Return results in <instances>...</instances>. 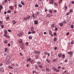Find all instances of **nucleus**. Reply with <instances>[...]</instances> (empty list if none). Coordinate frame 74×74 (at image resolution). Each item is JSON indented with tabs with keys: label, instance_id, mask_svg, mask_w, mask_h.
I'll return each mask as SVG.
<instances>
[{
	"label": "nucleus",
	"instance_id": "nucleus-27",
	"mask_svg": "<svg viewBox=\"0 0 74 74\" xmlns=\"http://www.w3.org/2000/svg\"><path fill=\"white\" fill-rule=\"evenodd\" d=\"M59 25L61 26V27H62L63 26V24L62 23H60L59 24Z\"/></svg>",
	"mask_w": 74,
	"mask_h": 74
},
{
	"label": "nucleus",
	"instance_id": "nucleus-40",
	"mask_svg": "<svg viewBox=\"0 0 74 74\" xmlns=\"http://www.w3.org/2000/svg\"><path fill=\"white\" fill-rule=\"evenodd\" d=\"M33 74H34V73H36V74L37 72H36V71H35V70L33 72Z\"/></svg>",
	"mask_w": 74,
	"mask_h": 74
},
{
	"label": "nucleus",
	"instance_id": "nucleus-64",
	"mask_svg": "<svg viewBox=\"0 0 74 74\" xmlns=\"http://www.w3.org/2000/svg\"><path fill=\"white\" fill-rule=\"evenodd\" d=\"M29 66V64H27V67H28Z\"/></svg>",
	"mask_w": 74,
	"mask_h": 74
},
{
	"label": "nucleus",
	"instance_id": "nucleus-1",
	"mask_svg": "<svg viewBox=\"0 0 74 74\" xmlns=\"http://www.w3.org/2000/svg\"><path fill=\"white\" fill-rule=\"evenodd\" d=\"M23 34V32L22 31L19 34H17V36H18L19 37H21L22 35Z\"/></svg>",
	"mask_w": 74,
	"mask_h": 74
},
{
	"label": "nucleus",
	"instance_id": "nucleus-16",
	"mask_svg": "<svg viewBox=\"0 0 74 74\" xmlns=\"http://www.w3.org/2000/svg\"><path fill=\"white\" fill-rule=\"evenodd\" d=\"M46 71L47 72H49V69L48 68H46Z\"/></svg>",
	"mask_w": 74,
	"mask_h": 74
},
{
	"label": "nucleus",
	"instance_id": "nucleus-34",
	"mask_svg": "<svg viewBox=\"0 0 74 74\" xmlns=\"http://www.w3.org/2000/svg\"><path fill=\"white\" fill-rule=\"evenodd\" d=\"M62 67H61V66H59L57 68V69H60Z\"/></svg>",
	"mask_w": 74,
	"mask_h": 74
},
{
	"label": "nucleus",
	"instance_id": "nucleus-19",
	"mask_svg": "<svg viewBox=\"0 0 74 74\" xmlns=\"http://www.w3.org/2000/svg\"><path fill=\"white\" fill-rule=\"evenodd\" d=\"M18 7H20V8H22V7H23V6H22V5L21 4H19L18 5Z\"/></svg>",
	"mask_w": 74,
	"mask_h": 74
},
{
	"label": "nucleus",
	"instance_id": "nucleus-10",
	"mask_svg": "<svg viewBox=\"0 0 74 74\" xmlns=\"http://www.w3.org/2000/svg\"><path fill=\"white\" fill-rule=\"evenodd\" d=\"M61 58H62V59H64V58H65V55L63 54L62 55Z\"/></svg>",
	"mask_w": 74,
	"mask_h": 74
},
{
	"label": "nucleus",
	"instance_id": "nucleus-48",
	"mask_svg": "<svg viewBox=\"0 0 74 74\" xmlns=\"http://www.w3.org/2000/svg\"><path fill=\"white\" fill-rule=\"evenodd\" d=\"M47 17H50L51 16H50V14H49L47 15Z\"/></svg>",
	"mask_w": 74,
	"mask_h": 74
},
{
	"label": "nucleus",
	"instance_id": "nucleus-62",
	"mask_svg": "<svg viewBox=\"0 0 74 74\" xmlns=\"http://www.w3.org/2000/svg\"><path fill=\"white\" fill-rule=\"evenodd\" d=\"M16 66H17V67H19V65L18 64H16Z\"/></svg>",
	"mask_w": 74,
	"mask_h": 74
},
{
	"label": "nucleus",
	"instance_id": "nucleus-18",
	"mask_svg": "<svg viewBox=\"0 0 74 74\" xmlns=\"http://www.w3.org/2000/svg\"><path fill=\"white\" fill-rule=\"evenodd\" d=\"M54 4L55 5H56V7H58V3H57L54 2Z\"/></svg>",
	"mask_w": 74,
	"mask_h": 74
},
{
	"label": "nucleus",
	"instance_id": "nucleus-46",
	"mask_svg": "<svg viewBox=\"0 0 74 74\" xmlns=\"http://www.w3.org/2000/svg\"><path fill=\"white\" fill-rule=\"evenodd\" d=\"M45 53V54L47 55V54H48V53H47V51H46L45 52H44V53Z\"/></svg>",
	"mask_w": 74,
	"mask_h": 74
},
{
	"label": "nucleus",
	"instance_id": "nucleus-59",
	"mask_svg": "<svg viewBox=\"0 0 74 74\" xmlns=\"http://www.w3.org/2000/svg\"><path fill=\"white\" fill-rule=\"evenodd\" d=\"M28 34H32V32H29L28 33Z\"/></svg>",
	"mask_w": 74,
	"mask_h": 74
},
{
	"label": "nucleus",
	"instance_id": "nucleus-47",
	"mask_svg": "<svg viewBox=\"0 0 74 74\" xmlns=\"http://www.w3.org/2000/svg\"><path fill=\"white\" fill-rule=\"evenodd\" d=\"M53 34H54V36H57V34H56V32H54V33H53Z\"/></svg>",
	"mask_w": 74,
	"mask_h": 74
},
{
	"label": "nucleus",
	"instance_id": "nucleus-36",
	"mask_svg": "<svg viewBox=\"0 0 74 74\" xmlns=\"http://www.w3.org/2000/svg\"><path fill=\"white\" fill-rule=\"evenodd\" d=\"M69 12H73V9H71L69 10Z\"/></svg>",
	"mask_w": 74,
	"mask_h": 74
},
{
	"label": "nucleus",
	"instance_id": "nucleus-31",
	"mask_svg": "<svg viewBox=\"0 0 74 74\" xmlns=\"http://www.w3.org/2000/svg\"><path fill=\"white\" fill-rule=\"evenodd\" d=\"M49 12V13H51V14H52V11L51 10H48Z\"/></svg>",
	"mask_w": 74,
	"mask_h": 74
},
{
	"label": "nucleus",
	"instance_id": "nucleus-2",
	"mask_svg": "<svg viewBox=\"0 0 74 74\" xmlns=\"http://www.w3.org/2000/svg\"><path fill=\"white\" fill-rule=\"evenodd\" d=\"M34 52L35 54H39V53H40V51H37L36 50H35L34 51Z\"/></svg>",
	"mask_w": 74,
	"mask_h": 74
},
{
	"label": "nucleus",
	"instance_id": "nucleus-12",
	"mask_svg": "<svg viewBox=\"0 0 74 74\" xmlns=\"http://www.w3.org/2000/svg\"><path fill=\"white\" fill-rule=\"evenodd\" d=\"M4 33L5 34L3 35V36L7 34V31L6 30H5Z\"/></svg>",
	"mask_w": 74,
	"mask_h": 74
},
{
	"label": "nucleus",
	"instance_id": "nucleus-5",
	"mask_svg": "<svg viewBox=\"0 0 74 74\" xmlns=\"http://www.w3.org/2000/svg\"><path fill=\"white\" fill-rule=\"evenodd\" d=\"M4 36L6 37V38H10L11 37L10 36H8V35L7 34L4 35Z\"/></svg>",
	"mask_w": 74,
	"mask_h": 74
},
{
	"label": "nucleus",
	"instance_id": "nucleus-41",
	"mask_svg": "<svg viewBox=\"0 0 74 74\" xmlns=\"http://www.w3.org/2000/svg\"><path fill=\"white\" fill-rule=\"evenodd\" d=\"M69 8H70L71 7V4H70L68 5Z\"/></svg>",
	"mask_w": 74,
	"mask_h": 74
},
{
	"label": "nucleus",
	"instance_id": "nucleus-24",
	"mask_svg": "<svg viewBox=\"0 0 74 74\" xmlns=\"http://www.w3.org/2000/svg\"><path fill=\"white\" fill-rule=\"evenodd\" d=\"M54 41H55L56 42L57 41V38H56V37H54Z\"/></svg>",
	"mask_w": 74,
	"mask_h": 74
},
{
	"label": "nucleus",
	"instance_id": "nucleus-37",
	"mask_svg": "<svg viewBox=\"0 0 74 74\" xmlns=\"http://www.w3.org/2000/svg\"><path fill=\"white\" fill-rule=\"evenodd\" d=\"M32 34H34V33H36V32H35V31H32Z\"/></svg>",
	"mask_w": 74,
	"mask_h": 74
},
{
	"label": "nucleus",
	"instance_id": "nucleus-39",
	"mask_svg": "<svg viewBox=\"0 0 74 74\" xmlns=\"http://www.w3.org/2000/svg\"><path fill=\"white\" fill-rule=\"evenodd\" d=\"M71 44L73 45L74 44V40L72 41L71 43Z\"/></svg>",
	"mask_w": 74,
	"mask_h": 74
},
{
	"label": "nucleus",
	"instance_id": "nucleus-17",
	"mask_svg": "<svg viewBox=\"0 0 74 74\" xmlns=\"http://www.w3.org/2000/svg\"><path fill=\"white\" fill-rule=\"evenodd\" d=\"M46 61H47V62H48V63H50L51 62V61H50V60H49L48 58H47V59H46Z\"/></svg>",
	"mask_w": 74,
	"mask_h": 74
},
{
	"label": "nucleus",
	"instance_id": "nucleus-9",
	"mask_svg": "<svg viewBox=\"0 0 74 74\" xmlns=\"http://www.w3.org/2000/svg\"><path fill=\"white\" fill-rule=\"evenodd\" d=\"M30 16H29V15H28L26 17V18L27 19H30Z\"/></svg>",
	"mask_w": 74,
	"mask_h": 74
},
{
	"label": "nucleus",
	"instance_id": "nucleus-15",
	"mask_svg": "<svg viewBox=\"0 0 74 74\" xmlns=\"http://www.w3.org/2000/svg\"><path fill=\"white\" fill-rule=\"evenodd\" d=\"M8 68L10 69H14V67H11L10 65L8 66Z\"/></svg>",
	"mask_w": 74,
	"mask_h": 74
},
{
	"label": "nucleus",
	"instance_id": "nucleus-45",
	"mask_svg": "<svg viewBox=\"0 0 74 74\" xmlns=\"http://www.w3.org/2000/svg\"><path fill=\"white\" fill-rule=\"evenodd\" d=\"M1 27L2 29H3L4 28V25H1Z\"/></svg>",
	"mask_w": 74,
	"mask_h": 74
},
{
	"label": "nucleus",
	"instance_id": "nucleus-21",
	"mask_svg": "<svg viewBox=\"0 0 74 74\" xmlns=\"http://www.w3.org/2000/svg\"><path fill=\"white\" fill-rule=\"evenodd\" d=\"M32 16L33 17V19H34L35 18V15H34V14H32Z\"/></svg>",
	"mask_w": 74,
	"mask_h": 74
},
{
	"label": "nucleus",
	"instance_id": "nucleus-25",
	"mask_svg": "<svg viewBox=\"0 0 74 74\" xmlns=\"http://www.w3.org/2000/svg\"><path fill=\"white\" fill-rule=\"evenodd\" d=\"M12 22L13 23V24H14V25H15V24L16 23V22L15 20L13 21H12Z\"/></svg>",
	"mask_w": 74,
	"mask_h": 74
},
{
	"label": "nucleus",
	"instance_id": "nucleus-38",
	"mask_svg": "<svg viewBox=\"0 0 74 74\" xmlns=\"http://www.w3.org/2000/svg\"><path fill=\"white\" fill-rule=\"evenodd\" d=\"M54 26H55V25H54V24H52V25H51V27L52 28H53V27H54Z\"/></svg>",
	"mask_w": 74,
	"mask_h": 74
},
{
	"label": "nucleus",
	"instance_id": "nucleus-55",
	"mask_svg": "<svg viewBox=\"0 0 74 74\" xmlns=\"http://www.w3.org/2000/svg\"><path fill=\"white\" fill-rule=\"evenodd\" d=\"M8 31L9 33H11V30L10 29H8Z\"/></svg>",
	"mask_w": 74,
	"mask_h": 74
},
{
	"label": "nucleus",
	"instance_id": "nucleus-57",
	"mask_svg": "<svg viewBox=\"0 0 74 74\" xmlns=\"http://www.w3.org/2000/svg\"><path fill=\"white\" fill-rule=\"evenodd\" d=\"M2 69H3V68L0 67V71H2Z\"/></svg>",
	"mask_w": 74,
	"mask_h": 74
},
{
	"label": "nucleus",
	"instance_id": "nucleus-8",
	"mask_svg": "<svg viewBox=\"0 0 74 74\" xmlns=\"http://www.w3.org/2000/svg\"><path fill=\"white\" fill-rule=\"evenodd\" d=\"M19 42L20 44H22V43L23 42V40H22V39H20L19 40Z\"/></svg>",
	"mask_w": 74,
	"mask_h": 74
},
{
	"label": "nucleus",
	"instance_id": "nucleus-6",
	"mask_svg": "<svg viewBox=\"0 0 74 74\" xmlns=\"http://www.w3.org/2000/svg\"><path fill=\"white\" fill-rule=\"evenodd\" d=\"M9 8H10V10H13V8H14V7L12 6H10L9 7Z\"/></svg>",
	"mask_w": 74,
	"mask_h": 74
},
{
	"label": "nucleus",
	"instance_id": "nucleus-58",
	"mask_svg": "<svg viewBox=\"0 0 74 74\" xmlns=\"http://www.w3.org/2000/svg\"><path fill=\"white\" fill-rule=\"evenodd\" d=\"M65 73H67V71H65L64 72L62 73V74H64Z\"/></svg>",
	"mask_w": 74,
	"mask_h": 74
},
{
	"label": "nucleus",
	"instance_id": "nucleus-7",
	"mask_svg": "<svg viewBox=\"0 0 74 74\" xmlns=\"http://www.w3.org/2000/svg\"><path fill=\"white\" fill-rule=\"evenodd\" d=\"M68 53L69 55H73V52L70 51Z\"/></svg>",
	"mask_w": 74,
	"mask_h": 74
},
{
	"label": "nucleus",
	"instance_id": "nucleus-51",
	"mask_svg": "<svg viewBox=\"0 0 74 74\" xmlns=\"http://www.w3.org/2000/svg\"><path fill=\"white\" fill-rule=\"evenodd\" d=\"M23 20H24V21H27V18H23Z\"/></svg>",
	"mask_w": 74,
	"mask_h": 74
},
{
	"label": "nucleus",
	"instance_id": "nucleus-53",
	"mask_svg": "<svg viewBox=\"0 0 74 74\" xmlns=\"http://www.w3.org/2000/svg\"><path fill=\"white\" fill-rule=\"evenodd\" d=\"M58 28H55V31L57 32V30H58Z\"/></svg>",
	"mask_w": 74,
	"mask_h": 74
},
{
	"label": "nucleus",
	"instance_id": "nucleus-43",
	"mask_svg": "<svg viewBox=\"0 0 74 74\" xmlns=\"http://www.w3.org/2000/svg\"><path fill=\"white\" fill-rule=\"evenodd\" d=\"M25 44L26 45H29V42H27L25 43Z\"/></svg>",
	"mask_w": 74,
	"mask_h": 74
},
{
	"label": "nucleus",
	"instance_id": "nucleus-29",
	"mask_svg": "<svg viewBox=\"0 0 74 74\" xmlns=\"http://www.w3.org/2000/svg\"><path fill=\"white\" fill-rule=\"evenodd\" d=\"M11 11L10 10H9L8 11L7 13L8 14H9V13H11Z\"/></svg>",
	"mask_w": 74,
	"mask_h": 74
},
{
	"label": "nucleus",
	"instance_id": "nucleus-32",
	"mask_svg": "<svg viewBox=\"0 0 74 74\" xmlns=\"http://www.w3.org/2000/svg\"><path fill=\"white\" fill-rule=\"evenodd\" d=\"M4 42V43H5V44H6V43H7V40L5 39V40Z\"/></svg>",
	"mask_w": 74,
	"mask_h": 74
},
{
	"label": "nucleus",
	"instance_id": "nucleus-35",
	"mask_svg": "<svg viewBox=\"0 0 74 74\" xmlns=\"http://www.w3.org/2000/svg\"><path fill=\"white\" fill-rule=\"evenodd\" d=\"M8 50V49L7 48H5V52H7V51Z\"/></svg>",
	"mask_w": 74,
	"mask_h": 74
},
{
	"label": "nucleus",
	"instance_id": "nucleus-50",
	"mask_svg": "<svg viewBox=\"0 0 74 74\" xmlns=\"http://www.w3.org/2000/svg\"><path fill=\"white\" fill-rule=\"evenodd\" d=\"M71 28H72V29H73V28L74 26H73V25H71Z\"/></svg>",
	"mask_w": 74,
	"mask_h": 74
},
{
	"label": "nucleus",
	"instance_id": "nucleus-56",
	"mask_svg": "<svg viewBox=\"0 0 74 74\" xmlns=\"http://www.w3.org/2000/svg\"><path fill=\"white\" fill-rule=\"evenodd\" d=\"M60 71V70H59V69H58V70L56 69V72L57 73H58V72H59V71Z\"/></svg>",
	"mask_w": 74,
	"mask_h": 74
},
{
	"label": "nucleus",
	"instance_id": "nucleus-30",
	"mask_svg": "<svg viewBox=\"0 0 74 74\" xmlns=\"http://www.w3.org/2000/svg\"><path fill=\"white\" fill-rule=\"evenodd\" d=\"M31 30L32 31H33L34 30V27H32L31 28Z\"/></svg>",
	"mask_w": 74,
	"mask_h": 74
},
{
	"label": "nucleus",
	"instance_id": "nucleus-44",
	"mask_svg": "<svg viewBox=\"0 0 74 74\" xmlns=\"http://www.w3.org/2000/svg\"><path fill=\"white\" fill-rule=\"evenodd\" d=\"M3 24V21H0V25H1Z\"/></svg>",
	"mask_w": 74,
	"mask_h": 74
},
{
	"label": "nucleus",
	"instance_id": "nucleus-49",
	"mask_svg": "<svg viewBox=\"0 0 74 74\" xmlns=\"http://www.w3.org/2000/svg\"><path fill=\"white\" fill-rule=\"evenodd\" d=\"M45 12H47V11H48V10H47V8H45Z\"/></svg>",
	"mask_w": 74,
	"mask_h": 74
},
{
	"label": "nucleus",
	"instance_id": "nucleus-3",
	"mask_svg": "<svg viewBox=\"0 0 74 74\" xmlns=\"http://www.w3.org/2000/svg\"><path fill=\"white\" fill-rule=\"evenodd\" d=\"M54 2L53 0H50L49 4H53V3Z\"/></svg>",
	"mask_w": 74,
	"mask_h": 74
},
{
	"label": "nucleus",
	"instance_id": "nucleus-20",
	"mask_svg": "<svg viewBox=\"0 0 74 74\" xmlns=\"http://www.w3.org/2000/svg\"><path fill=\"white\" fill-rule=\"evenodd\" d=\"M30 63L31 64H33L34 63V61L33 60H31L30 61Z\"/></svg>",
	"mask_w": 74,
	"mask_h": 74
},
{
	"label": "nucleus",
	"instance_id": "nucleus-54",
	"mask_svg": "<svg viewBox=\"0 0 74 74\" xmlns=\"http://www.w3.org/2000/svg\"><path fill=\"white\" fill-rule=\"evenodd\" d=\"M4 1L5 3H7V0H4Z\"/></svg>",
	"mask_w": 74,
	"mask_h": 74
},
{
	"label": "nucleus",
	"instance_id": "nucleus-13",
	"mask_svg": "<svg viewBox=\"0 0 74 74\" xmlns=\"http://www.w3.org/2000/svg\"><path fill=\"white\" fill-rule=\"evenodd\" d=\"M31 61V58H29L27 59V62H29Z\"/></svg>",
	"mask_w": 74,
	"mask_h": 74
},
{
	"label": "nucleus",
	"instance_id": "nucleus-63",
	"mask_svg": "<svg viewBox=\"0 0 74 74\" xmlns=\"http://www.w3.org/2000/svg\"><path fill=\"white\" fill-rule=\"evenodd\" d=\"M38 7V4L35 5V7Z\"/></svg>",
	"mask_w": 74,
	"mask_h": 74
},
{
	"label": "nucleus",
	"instance_id": "nucleus-23",
	"mask_svg": "<svg viewBox=\"0 0 74 74\" xmlns=\"http://www.w3.org/2000/svg\"><path fill=\"white\" fill-rule=\"evenodd\" d=\"M39 68L40 69H42L43 67L42 66V65H41L39 66Z\"/></svg>",
	"mask_w": 74,
	"mask_h": 74
},
{
	"label": "nucleus",
	"instance_id": "nucleus-60",
	"mask_svg": "<svg viewBox=\"0 0 74 74\" xmlns=\"http://www.w3.org/2000/svg\"><path fill=\"white\" fill-rule=\"evenodd\" d=\"M58 56L60 58V57H61V56H61L60 54H58Z\"/></svg>",
	"mask_w": 74,
	"mask_h": 74
},
{
	"label": "nucleus",
	"instance_id": "nucleus-26",
	"mask_svg": "<svg viewBox=\"0 0 74 74\" xmlns=\"http://www.w3.org/2000/svg\"><path fill=\"white\" fill-rule=\"evenodd\" d=\"M28 38L29 40H31L32 39V36H29Z\"/></svg>",
	"mask_w": 74,
	"mask_h": 74
},
{
	"label": "nucleus",
	"instance_id": "nucleus-22",
	"mask_svg": "<svg viewBox=\"0 0 74 74\" xmlns=\"http://www.w3.org/2000/svg\"><path fill=\"white\" fill-rule=\"evenodd\" d=\"M36 63L38 64L39 65V64H41V62L39 61L36 62Z\"/></svg>",
	"mask_w": 74,
	"mask_h": 74
},
{
	"label": "nucleus",
	"instance_id": "nucleus-11",
	"mask_svg": "<svg viewBox=\"0 0 74 74\" xmlns=\"http://www.w3.org/2000/svg\"><path fill=\"white\" fill-rule=\"evenodd\" d=\"M38 23V22L37 21H35L34 22V23L35 24V25H37Z\"/></svg>",
	"mask_w": 74,
	"mask_h": 74
},
{
	"label": "nucleus",
	"instance_id": "nucleus-33",
	"mask_svg": "<svg viewBox=\"0 0 74 74\" xmlns=\"http://www.w3.org/2000/svg\"><path fill=\"white\" fill-rule=\"evenodd\" d=\"M3 6L2 5H0V9L1 10V9H3Z\"/></svg>",
	"mask_w": 74,
	"mask_h": 74
},
{
	"label": "nucleus",
	"instance_id": "nucleus-4",
	"mask_svg": "<svg viewBox=\"0 0 74 74\" xmlns=\"http://www.w3.org/2000/svg\"><path fill=\"white\" fill-rule=\"evenodd\" d=\"M10 60L9 59V58H7L6 60V64H8Z\"/></svg>",
	"mask_w": 74,
	"mask_h": 74
},
{
	"label": "nucleus",
	"instance_id": "nucleus-14",
	"mask_svg": "<svg viewBox=\"0 0 74 74\" xmlns=\"http://www.w3.org/2000/svg\"><path fill=\"white\" fill-rule=\"evenodd\" d=\"M35 67V69H38V66L37 65V64H35L34 65Z\"/></svg>",
	"mask_w": 74,
	"mask_h": 74
},
{
	"label": "nucleus",
	"instance_id": "nucleus-52",
	"mask_svg": "<svg viewBox=\"0 0 74 74\" xmlns=\"http://www.w3.org/2000/svg\"><path fill=\"white\" fill-rule=\"evenodd\" d=\"M9 18H10V17L8 16V17H6V19H7V20H8V19H9Z\"/></svg>",
	"mask_w": 74,
	"mask_h": 74
},
{
	"label": "nucleus",
	"instance_id": "nucleus-61",
	"mask_svg": "<svg viewBox=\"0 0 74 74\" xmlns=\"http://www.w3.org/2000/svg\"><path fill=\"white\" fill-rule=\"evenodd\" d=\"M56 59H53V61L54 62H55V61H56Z\"/></svg>",
	"mask_w": 74,
	"mask_h": 74
},
{
	"label": "nucleus",
	"instance_id": "nucleus-28",
	"mask_svg": "<svg viewBox=\"0 0 74 74\" xmlns=\"http://www.w3.org/2000/svg\"><path fill=\"white\" fill-rule=\"evenodd\" d=\"M21 4L23 5H25V3H24V2H23V1H21Z\"/></svg>",
	"mask_w": 74,
	"mask_h": 74
},
{
	"label": "nucleus",
	"instance_id": "nucleus-42",
	"mask_svg": "<svg viewBox=\"0 0 74 74\" xmlns=\"http://www.w3.org/2000/svg\"><path fill=\"white\" fill-rule=\"evenodd\" d=\"M49 34L50 35H51L52 34V32H51V31H49Z\"/></svg>",
	"mask_w": 74,
	"mask_h": 74
}]
</instances>
